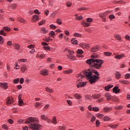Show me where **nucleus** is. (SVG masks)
I'll return each mask as SVG.
<instances>
[{"label": "nucleus", "instance_id": "22", "mask_svg": "<svg viewBox=\"0 0 130 130\" xmlns=\"http://www.w3.org/2000/svg\"><path fill=\"white\" fill-rule=\"evenodd\" d=\"M26 70V66L24 65V66H22L21 68V71L22 72V73H24V72H25Z\"/></svg>", "mask_w": 130, "mask_h": 130}, {"label": "nucleus", "instance_id": "52", "mask_svg": "<svg viewBox=\"0 0 130 130\" xmlns=\"http://www.w3.org/2000/svg\"><path fill=\"white\" fill-rule=\"evenodd\" d=\"M125 77L126 79H128L130 78V74H126L125 75Z\"/></svg>", "mask_w": 130, "mask_h": 130}, {"label": "nucleus", "instance_id": "39", "mask_svg": "<svg viewBox=\"0 0 130 130\" xmlns=\"http://www.w3.org/2000/svg\"><path fill=\"white\" fill-rule=\"evenodd\" d=\"M52 123H53L54 124L57 123L56 119L55 117H53V118H52Z\"/></svg>", "mask_w": 130, "mask_h": 130}, {"label": "nucleus", "instance_id": "17", "mask_svg": "<svg viewBox=\"0 0 130 130\" xmlns=\"http://www.w3.org/2000/svg\"><path fill=\"white\" fill-rule=\"evenodd\" d=\"M113 87V85H108L107 86H106L105 87V90L106 91H109L110 90V89Z\"/></svg>", "mask_w": 130, "mask_h": 130}, {"label": "nucleus", "instance_id": "13", "mask_svg": "<svg viewBox=\"0 0 130 130\" xmlns=\"http://www.w3.org/2000/svg\"><path fill=\"white\" fill-rule=\"evenodd\" d=\"M124 56H125V55H124V54H121V55H116V56L115 57V58L118 59H120L121 58H124Z\"/></svg>", "mask_w": 130, "mask_h": 130}, {"label": "nucleus", "instance_id": "27", "mask_svg": "<svg viewBox=\"0 0 130 130\" xmlns=\"http://www.w3.org/2000/svg\"><path fill=\"white\" fill-rule=\"evenodd\" d=\"M109 127H111L112 128H117L118 127V125H112V124H109Z\"/></svg>", "mask_w": 130, "mask_h": 130}, {"label": "nucleus", "instance_id": "1", "mask_svg": "<svg viewBox=\"0 0 130 130\" xmlns=\"http://www.w3.org/2000/svg\"><path fill=\"white\" fill-rule=\"evenodd\" d=\"M84 76L89 79L90 84L95 83L98 80L100 79V74L96 70L89 69L87 71H83Z\"/></svg>", "mask_w": 130, "mask_h": 130}, {"label": "nucleus", "instance_id": "34", "mask_svg": "<svg viewBox=\"0 0 130 130\" xmlns=\"http://www.w3.org/2000/svg\"><path fill=\"white\" fill-rule=\"evenodd\" d=\"M41 118H42V120H43L44 121H47V116H46L45 115H42L41 116Z\"/></svg>", "mask_w": 130, "mask_h": 130}, {"label": "nucleus", "instance_id": "44", "mask_svg": "<svg viewBox=\"0 0 130 130\" xmlns=\"http://www.w3.org/2000/svg\"><path fill=\"white\" fill-rule=\"evenodd\" d=\"M105 55H106L107 56H111L112 53L111 52H105L104 53Z\"/></svg>", "mask_w": 130, "mask_h": 130}, {"label": "nucleus", "instance_id": "58", "mask_svg": "<svg viewBox=\"0 0 130 130\" xmlns=\"http://www.w3.org/2000/svg\"><path fill=\"white\" fill-rule=\"evenodd\" d=\"M49 35L52 36H54L55 35V32L54 31H51L49 33Z\"/></svg>", "mask_w": 130, "mask_h": 130}, {"label": "nucleus", "instance_id": "48", "mask_svg": "<svg viewBox=\"0 0 130 130\" xmlns=\"http://www.w3.org/2000/svg\"><path fill=\"white\" fill-rule=\"evenodd\" d=\"M40 32L43 33V34H45L47 32V31H46L45 28H42L41 30H40Z\"/></svg>", "mask_w": 130, "mask_h": 130}, {"label": "nucleus", "instance_id": "55", "mask_svg": "<svg viewBox=\"0 0 130 130\" xmlns=\"http://www.w3.org/2000/svg\"><path fill=\"white\" fill-rule=\"evenodd\" d=\"M18 61L24 62L26 61V59H18Z\"/></svg>", "mask_w": 130, "mask_h": 130}, {"label": "nucleus", "instance_id": "24", "mask_svg": "<svg viewBox=\"0 0 130 130\" xmlns=\"http://www.w3.org/2000/svg\"><path fill=\"white\" fill-rule=\"evenodd\" d=\"M59 130H66V127L65 125L59 126L58 127Z\"/></svg>", "mask_w": 130, "mask_h": 130}, {"label": "nucleus", "instance_id": "59", "mask_svg": "<svg viewBox=\"0 0 130 130\" xmlns=\"http://www.w3.org/2000/svg\"><path fill=\"white\" fill-rule=\"evenodd\" d=\"M55 15H56V13L55 12H53L52 14H51L50 17L53 18V17H54L55 16Z\"/></svg>", "mask_w": 130, "mask_h": 130}, {"label": "nucleus", "instance_id": "25", "mask_svg": "<svg viewBox=\"0 0 130 130\" xmlns=\"http://www.w3.org/2000/svg\"><path fill=\"white\" fill-rule=\"evenodd\" d=\"M88 9L87 8L85 7H81L78 9V11H86Z\"/></svg>", "mask_w": 130, "mask_h": 130}, {"label": "nucleus", "instance_id": "60", "mask_svg": "<svg viewBox=\"0 0 130 130\" xmlns=\"http://www.w3.org/2000/svg\"><path fill=\"white\" fill-rule=\"evenodd\" d=\"M19 83H20L21 84H23V83H24V79L23 78H21L20 79V81H19Z\"/></svg>", "mask_w": 130, "mask_h": 130}, {"label": "nucleus", "instance_id": "20", "mask_svg": "<svg viewBox=\"0 0 130 130\" xmlns=\"http://www.w3.org/2000/svg\"><path fill=\"white\" fill-rule=\"evenodd\" d=\"M71 43H72L73 44H75L76 45H78V42L76 40V39H73L71 40Z\"/></svg>", "mask_w": 130, "mask_h": 130}, {"label": "nucleus", "instance_id": "2", "mask_svg": "<svg viewBox=\"0 0 130 130\" xmlns=\"http://www.w3.org/2000/svg\"><path fill=\"white\" fill-rule=\"evenodd\" d=\"M98 56H91V59H87L86 63L91 68H95V69H99L101 68V65L103 64L104 62L101 59H95Z\"/></svg>", "mask_w": 130, "mask_h": 130}, {"label": "nucleus", "instance_id": "33", "mask_svg": "<svg viewBox=\"0 0 130 130\" xmlns=\"http://www.w3.org/2000/svg\"><path fill=\"white\" fill-rule=\"evenodd\" d=\"M14 47L17 50L20 49V45L19 44H15Z\"/></svg>", "mask_w": 130, "mask_h": 130}, {"label": "nucleus", "instance_id": "26", "mask_svg": "<svg viewBox=\"0 0 130 130\" xmlns=\"http://www.w3.org/2000/svg\"><path fill=\"white\" fill-rule=\"evenodd\" d=\"M114 37L117 40H121V37L120 36L116 35L114 36Z\"/></svg>", "mask_w": 130, "mask_h": 130}, {"label": "nucleus", "instance_id": "6", "mask_svg": "<svg viewBox=\"0 0 130 130\" xmlns=\"http://www.w3.org/2000/svg\"><path fill=\"white\" fill-rule=\"evenodd\" d=\"M100 50V46H97L93 48H92L91 49V52H96Z\"/></svg>", "mask_w": 130, "mask_h": 130}, {"label": "nucleus", "instance_id": "41", "mask_svg": "<svg viewBox=\"0 0 130 130\" xmlns=\"http://www.w3.org/2000/svg\"><path fill=\"white\" fill-rule=\"evenodd\" d=\"M50 29H55L56 28V26L54 24H51L50 25Z\"/></svg>", "mask_w": 130, "mask_h": 130}, {"label": "nucleus", "instance_id": "11", "mask_svg": "<svg viewBox=\"0 0 130 130\" xmlns=\"http://www.w3.org/2000/svg\"><path fill=\"white\" fill-rule=\"evenodd\" d=\"M17 20L19 22L23 23H26V21L22 17H18L17 18Z\"/></svg>", "mask_w": 130, "mask_h": 130}, {"label": "nucleus", "instance_id": "18", "mask_svg": "<svg viewBox=\"0 0 130 130\" xmlns=\"http://www.w3.org/2000/svg\"><path fill=\"white\" fill-rule=\"evenodd\" d=\"M112 110V107H105L104 108L105 112H109Z\"/></svg>", "mask_w": 130, "mask_h": 130}, {"label": "nucleus", "instance_id": "16", "mask_svg": "<svg viewBox=\"0 0 130 130\" xmlns=\"http://www.w3.org/2000/svg\"><path fill=\"white\" fill-rule=\"evenodd\" d=\"M92 98H93L94 100L99 99L100 98V94H93L92 95Z\"/></svg>", "mask_w": 130, "mask_h": 130}, {"label": "nucleus", "instance_id": "53", "mask_svg": "<svg viewBox=\"0 0 130 130\" xmlns=\"http://www.w3.org/2000/svg\"><path fill=\"white\" fill-rule=\"evenodd\" d=\"M67 102L69 106H72V102L71 101H70L69 100H67Z\"/></svg>", "mask_w": 130, "mask_h": 130}, {"label": "nucleus", "instance_id": "46", "mask_svg": "<svg viewBox=\"0 0 130 130\" xmlns=\"http://www.w3.org/2000/svg\"><path fill=\"white\" fill-rule=\"evenodd\" d=\"M57 23L59 24V25H61L62 24V21L60 19H57L56 20Z\"/></svg>", "mask_w": 130, "mask_h": 130}, {"label": "nucleus", "instance_id": "49", "mask_svg": "<svg viewBox=\"0 0 130 130\" xmlns=\"http://www.w3.org/2000/svg\"><path fill=\"white\" fill-rule=\"evenodd\" d=\"M72 70H67L66 71H64V73L66 74H70V73H72Z\"/></svg>", "mask_w": 130, "mask_h": 130}, {"label": "nucleus", "instance_id": "23", "mask_svg": "<svg viewBox=\"0 0 130 130\" xmlns=\"http://www.w3.org/2000/svg\"><path fill=\"white\" fill-rule=\"evenodd\" d=\"M121 74L120 73H119V72H117L116 73V79H119L121 78Z\"/></svg>", "mask_w": 130, "mask_h": 130}, {"label": "nucleus", "instance_id": "28", "mask_svg": "<svg viewBox=\"0 0 130 130\" xmlns=\"http://www.w3.org/2000/svg\"><path fill=\"white\" fill-rule=\"evenodd\" d=\"M74 96L75 97H76V98L78 99V100H79L81 99V98L82 97L81 96V95L79 94H77V93H75L74 94Z\"/></svg>", "mask_w": 130, "mask_h": 130}, {"label": "nucleus", "instance_id": "8", "mask_svg": "<svg viewBox=\"0 0 130 130\" xmlns=\"http://www.w3.org/2000/svg\"><path fill=\"white\" fill-rule=\"evenodd\" d=\"M42 45L43 46V48L44 49L47 50H49V45L45 42H43L42 43Z\"/></svg>", "mask_w": 130, "mask_h": 130}, {"label": "nucleus", "instance_id": "63", "mask_svg": "<svg viewBox=\"0 0 130 130\" xmlns=\"http://www.w3.org/2000/svg\"><path fill=\"white\" fill-rule=\"evenodd\" d=\"M35 14H38V15H39V14H41L40 12H39L38 10H35Z\"/></svg>", "mask_w": 130, "mask_h": 130}, {"label": "nucleus", "instance_id": "29", "mask_svg": "<svg viewBox=\"0 0 130 130\" xmlns=\"http://www.w3.org/2000/svg\"><path fill=\"white\" fill-rule=\"evenodd\" d=\"M0 35L4 36L5 37H6L7 36V34L4 32V30H0Z\"/></svg>", "mask_w": 130, "mask_h": 130}, {"label": "nucleus", "instance_id": "12", "mask_svg": "<svg viewBox=\"0 0 130 130\" xmlns=\"http://www.w3.org/2000/svg\"><path fill=\"white\" fill-rule=\"evenodd\" d=\"M41 73L43 76H47L48 75V71L46 69H44L41 71Z\"/></svg>", "mask_w": 130, "mask_h": 130}, {"label": "nucleus", "instance_id": "50", "mask_svg": "<svg viewBox=\"0 0 130 130\" xmlns=\"http://www.w3.org/2000/svg\"><path fill=\"white\" fill-rule=\"evenodd\" d=\"M97 117H98V118H103V114H100V113H99V114H97Z\"/></svg>", "mask_w": 130, "mask_h": 130}, {"label": "nucleus", "instance_id": "51", "mask_svg": "<svg viewBox=\"0 0 130 130\" xmlns=\"http://www.w3.org/2000/svg\"><path fill=\"white\" fill-rule=\"evenodd\" d=\"M109 18L111 20L115 19V16L113 14H111V15H109Z\"/></svg>", "mask_w": 130, "mask_h": 130}, {"label": "nucleus", "instance_id": "61", "mask_svg": "<svg viewBox=\"0 0 130 130\" xmlns=\"http://www.w3.org/2000/svg\"><path fill=\"white\" fill-rule=\"evenodd\" d=\"M48 14H49V10H46L45 11V15L46 16H48Z\"/></svg>", "mask_w": 130, "mask_h": 130}, {"label": "nucleus", "instance_id": "7", "mask_svg": "<svg viewBox=\"0 0 130 130\" xmlns=\"http://www.w3.org/2000/svg\"><path fill=\"white\" fill-rule=\"evenodd\" d=\"M39 16L38 15H34L32 16V22H35L37 21H39Z\"/></svg>", "mask_w": 130, "mask_h": 130}, {"label": "nucleus", "instance_id": "42", "mask_svg": "<svg viewBox=\"0 0 130 130\" xmlns=\"http://www.w3.org/2000/svg\"><path fill=\"white\" fill-rule=\"evenodd\" d=\"M12 9H15L17 7V5L16 4H12L10 6Z\"/></svg>", "mask_w": 130, "mask_h": 130}, {"label": "nucleus", "instance_id": "30", "mask_svg": "<svg viewBox=\"0 0 130 130\" xmlns=\"http://www.w3.org/2000/svg\"><path fill=\"white\" fill-rule=\"evenodd\" d=\"M18 104L19 106H22L23 104V101L22 100H19Z\"/></svg>", "mask_w": 130, "mask_h": 130}, {"label": "nucleus", "instance_id": "10", "mask_svg": "<svg viewBox=\"0 0 130 130\" xmlns=\"http://www.w3.org/2000/svg\"><path fill=\"white\" fill-rule=\"evenodd\" d=\"M118 86H115V87L113 88V92L117 94L120 91V89H118Z\"/></svg>", "mask_w": 130, "mask_h": 130}, {"label": "nucleus", "instance_id": "38", "mask_svg": "<svg viewBox=\"0 0 130 130\" xmlns=\"http://www.w3.org/2000/svg\"><path fill=\"white\" fill-rule=\"evenodd\" d=\"M2 128H3L5 130L9 129V127H8V126L6 124L2 125Z\"/></svg>", "mask_w": 130, "mask_h": 130}, {"label": "nucleus", "instance_id": "36", "mask_svg": "<svg viewBox=\"0 0 130 130\" xmlns=\"http://www.w3.org/2000/svg\"><path fill=\"white\" fill-rule=\"evenodd\" d=\"M105 14H107V13L100 14H99V17H101V18H104L105 17H106Z\"/></svg>", "mask_w": 130, "mask_h": 130}, {"label": "nucleus", "instance_id": "15", "mask_svg": "<svg viewBox=\"0 0 130 130\" xmlns=\"http://www.w3.org/2000/svg\"><path fill=\"white\" fill-rule=\"evenodd\" d=\"M67 57L70 59L73 60H75L76 59V56H73V55H67Z\"/></svg>", "mask_w": 130, "mask_h": 130}, {"label": "nucleus", "instance_id": "57", "mask_svg": "<svg viewBox=\"0 0 130 130\" xmlns=\"http://www.w3.org/2000/svg\"><path fill=\"white\" fill-rule=\"evenodd\" d=\"M95 124H96L98 127L100 126V122L99 121V120H96V121H95Z\"/></svg>", "mask_w": 130, "mask_h": 130}, {"label": "nucleus", "instance_id": "43", "mask_svg": "<svg viewBox=\"0 0 130 130\" xmlns=\"http://www.w3.org/2000/svg\"><path fill=\"white\" fill-rule=\"evenodd\" d=\"M19 78H17L14 80V84H17L19 82Z\"/></svg>", "mask_w": 130, "mask_h": 130}, {"label": "nucleus", "instance_id": "56", "mask_svg": "<svg viewBox=\"0 0 130 130\" xmlns=\"http://www.w3.org/2000/svg\"><path fill=\"white\" fill-rule=\"evenodd\" d=\"M28 48L30 49H34V45H30L28 46Z\"/></svg>", "mask_w": 130, "mask_h": 130}, {"label": "nucleus", "instance_id": "40", "mask_svg": "<svg viewBox=\"0 0 130 130\" xmlns=\"http://www.w3.org/2000/svg\"><path fill=\"white\" fill-rule=\"evenodd\" d=\"M77 52L78 54H82L83 53V51L80 49H78L77 50Z\"/></svg>", "mask_w": 130, "mask_h": 130}, {"label": "nucleus", "instance_id": "47", "mask_svg": "<svg viewBox=\"0 0 130 130\" xmlns=\"http://www.w3.org/2000/svg\"><path fill=\"white\" fill-rule=\"evenodd\" d=\"M93 21V19L91 18H88L87 19V22L89 23H91Z\"/></svg>", "mask_w": 130, "mask_h": 130}, {"label": "nucleus", "instance_id": "14", "mask_svg": "<svg viewBox=\"0 0 130 130\" xmlns=\"http://www.w3.org/2000/svg\"><path fill=\"white\" fill-rule=\"evenodd\" d=\"M105 96L106 97L107 100L110 101L111 99V95L109 93H107L105 94Z\"/></svg>", "mask_w": 130, "mask_h": 130}, {"label": "nucleus", "instance_id": "45", "mask_svg": "<svg viewBox=\"0 0 130 130\" xmlns=\"http://www.w3.org/2000/svg\"><path fill=\"white\" fill-rule=\"evenodd\" d=\"M110 118L108 116H105L104 118V121H110Z\"/></svg>", "mask_w": 130, "mask_h": 130}, {"label": "nucleus", "instance_id": "19", "mask_svg": "<svg viewBox=\"0 0 130 130\" xmlns=\"http://www.w3.org/2000/svg\"><path fill=\"white\" fill-rule=\"evenodd\" d=\"M119 82L125 85H128L129 83V82L127 80H119Z\"/></svg>", "mask_w": 130, "mask_h": 130}, {"label": "nucleus", "instance_id": "62", "mask_svg": "<svg viewBox=\"0 0 130 130\" xmlns=\"http://www.w3.org/2000/svg\"><path fill=\"white\" fill-rule=\"evenodd\" d=\"M90 25V23H87L85 22V25H84V27H87L89 26Z\"/></svg>", "mask_w": 130, "mask_h": 130}, {"label": "nucleus", "instance_id": "21", "mask_svg": "<svg viewBox=\"0 0 130 130\" xmlns=\"http://www.w3.org/2000/svg\"><path fill=\"white\" fill-rule=\"evenodd\" d=\"M3 29L5 31H10L11 30V28L9 26H4Z\"/></svg>", "mask_w": 130, "mask_h": 130}, {"label": "nucleus", "instance_id": "37", "mask_svg": "<svg viewBox=\"0 0 130 130\" xmlns=\"http://www.w3.org/2000/svg\"><path fill=\"white\" fill-rule=\"evenodd\" d=\"M68 52L69 53V55H73L74 54H75L73 50H68Z\"/></svg>", "mask_w": 130, "mask_h": 130}, {"label": "nucleus", "instance_id": "3", "mask_svg": "<svg viewBox=\"0 0 130 130\" xmlns=\"http://www.w3.org/2000/svg\"><path fill=\"white\" fill-rule=\"evenodd\" d=\"M38 123L39 120L35 117H29L25 120V123H28L29 127L33 130H38L40 128V125H39Z\"/></svg>", "mask_w": 130, "mask_h": 130}, {"label": "nucleus", "instance_id": "54", "mask_svg": "<svg viewBox=\"0 0 130 130\" xmlns=\"http://www.w3.org/2000/svg\"><path fill=\"white\" fill-rule=\"evenodd\" d=\"M72 5V3L70 2H68L67 3V6L68 7H70Z\"/></svg>", "mask_w": 130, "mask_h": 130}, {"label": "nucleus", "instance_id": "64", "mask_svg": "<svg viewBox=\"0 0 130 130\" xmlns=\"http://www.w3.org/2000/svg\"><path fill=\"white\" fill-rule=\"evenodd\" d=\"M125 39L127 40L130 41V37H129V36H128V35L126 36H125Z\"/></svg>", "mask_w": 130, "mask_h": 130}, {"label": "nucleus", "instance_id": "31", "mask_svg": "<svg viewBox=\"0 0 130 130\" xmlns=\"http://www.w3.org/2000/svg\"><path fill=\"white\" fill-rule=\"evenodd\" d=\"M74 35L75 37H82V35L80 34L79 33H77V32L75 33Z\"/></svg>", "mask_w": 130, "mask_h": 130}, {"label": "nucleus", "instance_id": "32", "mask_svg": "<svg viewBox=\"0 0 130 130\" xmlns=\"http://www.w3.org/2000/svg\"><path fill=\"white\" fill-rule=\"evenodd\" d=\"M45 23V20H41L39 23L38 24L39 26H42Z\"/></svg>", "mask_w": 130, "mask_h": 130}, {"label": "nucleus", "instance_id": "4", "mask_svg": "<svg viewBox=\"0 0 130 130\" xmlns=\"http://www.w3.org/2000/svg\"><path fill=\"white\" fill-rule=\"evenodd\" d=\"M80 79H79L77 81V86L78 88H80V87H83L84 85H86V83L85 82H82V79L83 78L84 76L82 74H79L77 76V78H80Z\"/></svg>", "mask_w": 130, "mask_h": 130}, {"label": "nucleus", "instance_id": "5", "mask_svg": "<svg viewBox=\"0 0 130 130\" xmlns=\"http://www.w3.org/2000/svg\"><path fill=\"white\" fill-rule=\"evenodd\" d=\"M14 103L13 99L9 96L7 99V105L9 106L10 104Z\"/></svg>", "mask_w": 130, "mask_h": 130}, {"label": "nucleus", "instance_id": "9", "mask_svg": "<svg viewBox=\"0 0 130 130\" xmlns=\"http://www.w3.org/2000/svg\"><path fill=\"white\" fill-rule=\"evenodd\" d=\"M0 87L1 88H4V89H6L8 88L7 83H0Z\"/></svg>", "mask_w": 130, "mask_h": 130}, {"label": "nucleus", "instance_id": "35", "mask_svg": "<svg viewBox=\"0 0 130 130\" xmlns=\"http://www.w3.org/2000/svg\"><path fill=\"white\" fill-rule=\"evenodd\" d=\"M92 111L94 112H98L99 111V108L95 107H92Z\"/></svg>", "mask_w": 130, "mask_h": 130}]
</instances>
